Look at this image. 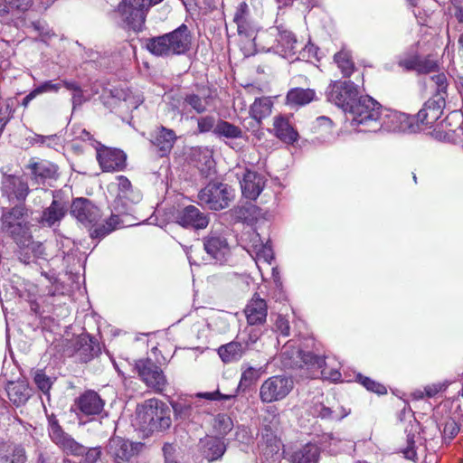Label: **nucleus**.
Returning a JSON list of instances; mask_svg holds the SVG:
<instances>
[{
  "mask_svg": "<svg viewBox=\"0 0 463 463\" xmlns=\"http://www.w3.org/2000/svg\"><path fill=\"white\" fill-rule=\"evenodd\" d=\"M316 93L311 89L294 88L287 94V103L290 106H304L311 102Z\"/></svg>",
  "mask_w": 463,
  "mask_h": 463,
  "instance_id": "obj_37",
  "label": "nucleus"
},
{
  "mask_svg": "<svg viewBox=\"0 0 463 463\" xmlns=\"http://www.w3.org/2000/svg\"><path fill=\"white\" fill-rule=\"evenodd\" d=\"M28 185L22 178L14 175L5 176L2 182V192L9 201L14 199L24 201L28 194Z\"/></svg>",
  "mask_w": 463,
  "mask_h": 463,
  "instance_id": "obj_20",
  "label": "nucleus"
},
{
  "mask_svg": "<svg viewBox=\"0 0 463 463\" xmlns=\"http://www.w3.org/2000/svg\"><path fill=\"white\" fill-rule=\"evenodd\" d=\"M97 159L103 171H121L126 167V154L116 148L101 147L97 151Z\"/></svg>",
  "mask_w": 463,
  "mask_h": 463,
  "instance_id": "obj_16",
  "label": "nucleus"
},
{
  "mask_svg": "<svg viewBox=\"0 0 463 463\" xmlns=\"http://www.w3.org/2000/svg\"><path fill=\"white\" fill-rule=\"evenodd\" d=\"M209 100V97L202 98L194 93L187 94L184 98V103L190 106L198 114H202L207 110Z\"/></svg>",
  "mask_w": 463,
  "mask_h": 463,
  "instance_id": "obj_45",
  "label": "nucleus"
},
{
  "mask_svg": "<svg viewBox=\"0 0 463 463\" xmlns=\"http://www.w3.org/2000/svg\"><path fill=\"white\" fill-rule=\"evenodd\" d=\"M319 457V449L317 445L308 443L294 451L290 456L291 463H317Z\"/></svg>",
  "mask_w": 463,
  "mask_h": 463,
  "instance_id": "obj_35",
  "label": "nucleus"
},
{
  "mask_svg": "<svg viewBox=\"0 0 463 463\" xmlns=\"http://www.w3.org/2000/svg\"><path fill=\"white\" fill-rule=\"evenodd\" d=\"M320 369L321 377L325 380L336 382L341 379V373L337 369L327 368V365L325 361Z\"/></svg>",
  "mask_w": 463,
  "mask_h": 463,
  "instance_id": "obj_55",
  "label": "nucleus"
},
{
  "mask_svg": "<svg viewBox=\"0 0 463 463\" xmlns=\"http://www.w3.org/2000/svg\"><path fill=\"white\" fill-rule=\"evenodd\" d=\"M411 116L387 108H383L380 125L381 129L393 132H417L418 128L412 122Z\"/></svg>",
  "mask_w": 463,
  "mask_h": 463,
  "instance_id": "obj_10",
  "label": "nucleus"
},
{
  "mask_svg": "<svg viewBox=\"0 0 463 463\" xmlns=\"http://www.w3.org/2000/svg\"><path fill=\"white\" fill-rule=\"evenodd\" d=\"M35 463H65L64 459L46 449L37 450Z\"/></svg>",
  "mask_w": 463,
  "mask_h": 463,
  "instance_id": "obj_50",
  "label": "nucleus"
},
{
  "mask_svg": "<svg viewBox=\"0 0 463 463\" xmlns=\"http://www.w3.org/2000/svg\"><path fill=\"white\" fill-rule=\"evenodd\" d=\"M142 448V443H134L115 436L109 439L107 451L117 461H128L137 455Z\"/></svg>",
  "mask_w": 463,
  "mask_h": 463,
  "instance_id": "obj_12",
  "label": "nucleus"
},
{
  "mask_svg": "<svg viewBox=\"0 0 463 463\" xmlns=\"http://www.w3.org/2000/svg\"><path fill=\"white\" fill-rule=\"evenodd\" d=\"M1 229L12 236L15 241L24 237L29 232L26 209L23 205H17L5 211L2 214Z\"/></svg>",
  "mask_w": 463,
  "mask_h": 463,
  "instance_id": "obj_9",
  "label": "nucleus"
},
{
  "mask_svg": "<svg viewBox=\"0 0 463 463\" xmlns=\"http://www.w3.org/2000/svg\"><path fill=\"white\" fill-rule=\"evenodd\" d=\"M215 422L218 424L219 431L222 434H226L232 428L231 418L224 414H219L215 419Z\"/></svg>",
  "mask_w": 463,
  "mask_h": 463,
  "instance_id": "obj_57",
  "label": "nucleus"
},
{
  "mask_svg": "<svg viewBox=\"0 0 463 463\" xmlns=\"http://www.w3.org/2000/svg\"><path fill=\"white\" fill-rule=\"evenodd\" d=\"M149 0H122L118 12L128 29L140 31L145 24Z\"/></svg>",
  "mask_w": 463,
  "mask_h": 463,
  "instance_id": "obj_8",
  "label": "nucleus"
},
{
  "mask_svg": "<svg viewBox=\"0 0 463 463\" xmlns=\"http://www.w3.org/2000/svg\"><path fill=\"white\" fill-rule=\"evenodd\" d=\"M98 351V345L88 335H81L77 338L75 352L82 362L90 361Z\"/></svg>",
  "mask_w": 463,
  "mask_h": 463,
  "instance_id": "obj_33",
  "label": "nucleus"
},
{
  "mask_svg": "<svg viewBox=\"0 0 463 463\" xmlns=\"http://www.w3.org/2000/svg\"><path fill=\"white\" fill-rule=\"evenodd\" d=\"M162 450L165 463H176L175 461V448L174 445L166 443L164 445Z\"/></svg>",
  "mask_w": 463,
  "mask_h": 463,
  "instance_id": "obj_60",
  "label": "nucleus"
},
{
  "mask_svg": "<svg viewBox=\"0 0 463 463\" xmlns=\"http://www.w3.org/2000/svg\"><path fill=\"white\" fill-rule=\"evenodd\" d=\"M53 200L49 207L43 212L41 218V222L43 225L52 227L65 216L67 212V203L59 198L58 194H54L52 192Z\"/></svg>",
  "mask_w": 463,
  "mask_h": 463,
  "instance_id": "obj_23",
  "label": "nucleus"
},
{
  "mask_svg": "<svg viewBox=\"0 0 463 463\" xmlns=\"http://www.w3.org/2000/svg\"><path fill=\"white\" fill-rule=\"evenodd\" d=\"M240 181L242 195L250 200H256L265 186V177L249 169H245L241 175L237 174Z\"/></svg>",
  "mask_w": 463,
  "mask_h": 463,
  "instance_id": "obj_15",
  "label": "nucleus"
},
{
  "mask_svg": "<svg viewBox=\"0 0 463 463\" xmlns=\"http://www.w3.org/2000/svg\"><path fill=\"white\" fill-rule=\"evenodd\" d=\"M295 387V381L288 374L267 378L260 386L259 398L262 403H272L286 399Z\"/></svg>",
  "mask_w": 463,
  "mask_h": 463,
  "instance_id": "obj_4",
  "label": "nucleus"
},
{
  "mask_svg": "<svg viewBox=\"0 0 463 463\" xmlns=\"http://www.w3.org/2000/svg\"><path fill=\"white\" fill-rule=\"evenodd\" d=\"M74 411L85 416L99 415L104 407V402L94 391H86L74 402Z\"/></svg>",
  "mask_w": 463,
  "mask_h": 463,
  "instance_id": "obj_17",
  "label": "nucleus"
},
{
  "mask_svg": "<svg viewBox=\"0 0 463 463\" xmlns=\"http://www.w3.org/2000/svg\"><path fill=\"white\" fill-rule=\"evenodd\" d=\"M264 372L262 368L256 369L252 366H246L242 368V373L240 380V386L249 387L256 382L260 374Z\"/></svg>",
  "mask_w": 463,
  "mask_h": 463,
  "instance_id": "obj_46",
  "label": "nucleus"
},
{
  "mask_svg": "<svg viewBox=\"0 0 463 463\" xmlns=\"http://www.w3.org/2000/svg\"><path fill=\"white\" fill-rule=\"evenodd\" d=\"M175 222L184 228L195 230L205 229L209 224V217L194 205H188L176 211Z\"/></svg>",
  "mask_w": 463,
  "mask_h": 463,
  "instance_id": "obj_13",
  "label": "nucleus"
},
{
  "mask_svg": "<svg viewBox=\"0 0 463 463\" xmlns=\"http://www.w3.org/2000/svg\"><path fill=\"white\" fill-rule=\"evenodd\" d=\"M25 449L20 445L0 442V463H25Z\"/></svg>",
  "mask_w": 463,
  "mask_h": 463,
  "instance_id": "obj_28",
  "label": "nucleus"
},
{
  "mask_svg": "<svg viewBox=\"0 0 463 463\" xmlns=\"http://www.w3.org/2000/svg\"><path fill=\"white\" fill-rule=\"evenodd\" d=\"M6 392L10 401L15 406L24 404L31 396V389L24 380L9 383L6 386Z\"/></svg>",
  "mask_w": 463,
  "mask_h": 463,
  "instance_id": "obj_29",
  "label": "nucleus"
},
{
  "mask_svg": "<svg viewBox=\"0 0 463 463\" xmlns=\"http://www.w3.org/2000/svg\"><path fill=\"white\" fill-rule=\"evenodd\" d=\"M61 88V83H53L52 80H46L40 84L38 87L34 88V91L37 95H41L47 92H55L57 93Z\"/></svg>",
  "mask_w": 463,
  "mask_h": 463,
  "instance_id": "obj_54",
  "label": "nucleus"
},
{
  "mask_svg": "<svg viewBox=\"0 0 463 463\" xmlns=\"http://www.w3.org/2000/svg\"><path fill=\"white\" fill-rule=\"evenodd\" d=\"M449 385V383H438L425 387V393L428 397H433L438 392L444 391Z\"/></svg>",
  "mask_w": 463,
  "mask_h": 463,
  "instance_id": "obj_59",
  "label": "nucleus"
},
{
  "mask_svg": "<svg viewBox=\"0 0 463 463\" xmlns=\"http://www.w3.org/2000/svg\"><path fill=\"white\" fill-rule=\"evenodd\" d=\"M157 404H159L158 400L149 399L137 408V420L143 430L151 431L153 410H157Z\"/></svg>",
  "mask_w": 463,
  "mask_h": 463,
  "instance_id": "obj_32",
  "label": "nucleus"
},
{
  "mask_svg": "<svg viewBox=\"0 0 463 463\" xmlns=\"http://www.w3.org/2000/svg\"><path fill=\"white\" fill-rule=\"evenodd\" d=\"M213 133L227 138H239L242 135V131L239 127L224 120H219L216 123Z\"/></svg>",
  "mask_w": 463,
  "mask_h": 463,
  "instance_id": "obj_42",
  "label": "nucleus"
},
{
  "mask_svg": "<svg viewBox=\"0 0 463 463\" xmlns=\"http://www.w3.org/2000/svg\"><path fill=\"white\" fill-rule=\"evenodd\" d=\"M356 379L364 388H366V390L370 392H375L377 394H385L387 392V389L384 385L372 380L369 377L364 376L361 373L356 375Z\"/></svg>",
  "mask_w": 463,
  "mask_h": 463,
  "instance_id": "obj_49",
  "label": "nucleus"
},
{
  "mask_svg": "<svg viewBox=\"0 0 463 463\" xmlns=\"http://www.w3.org/2000/svg\"><path fill=\"white\" fill-rule=\"evenodd\" d=\"M48 432L51 439L66 454L73 456H82L81 463H96L101 455L99 448L87 449L77 442L69 434L65 433L59 425L58 420L53 417H49Z\"/></svg>",
  "mask_w": 463,
  "mask_h": 463,
  "instance_id": "obj_3",
  "label": "nucleus"
},
{
  "mask_svg": "<svg viewBox=\"0 0 463 463\" xmlns=\"http://www.w3.org/2000/svg\"><path fill=\"white\" fill-rule=\"evenodd\" d=\"M198 398H203L209 401H217V400H231L235 398V394H222L219 391L210 392H198L195 395Z\"/></svg>",
  "mask_w": 463,
  "mask_h": 463,
  "instance_id": "obj_56",
  "label": "nucleus"
},
{
  "mask_svg": "<svg viewBox=\"0 0 463 463\" xmlns=\"http://www.w3.org/2000/svg\"><path fill=\"white\" fill-rule=\"evenodd\" d=\"M71 101L73 109H75L76 107L80 106L83 102L86 101L81 88L79 89V90H76L72 93Z\"/></svg>",
  "mask_w": 463,
  "mask_h": 463,
  "instance_id": "obj_63",
  "label": "nucleus"
},
{
  "mask_svg": "<svg viewBox=\"0 0 463 463\" xmlns=\"http://www.w3.org/2000/svg\"><path fill=\"white\" fill-rule=\"evenodd\" d=\"M199 447L203 457L210 462L221 458L226 450L224 442L216 437L200 439Z\"/></svg>",
  "mask_w": 463,
  "mask_h": 463,
  "instance_id": "obj_25",
  "label": "nucleus"
},
{
  "mask_svg": "<svg viewBox=\"0 0 463 463\" xmlns=\"http://www.w3.org/2000/svg\"><path fill=\"white\" fill-rule=\"evenodd\" d=\"M312 413L325 420H340L348 415V411L341 407H337L336 410L326 407L322 403L315 404L312 407Z\"/></svg>",
  "mask_w": 463,
  "mask_h": 463,
  "instance_id": "obj_40",
  "label": "nucleus"
},
{
  "mask_svg": "<svg viewBox=\"0 0 463 463\" xmlns=\"http://www.w3.org/2000/svg\"><path fill=\"white\" fill-rule=\"evenodd\" d=\"M329 102L348 113L359 98L357 86L350 80H335L329 84L326 91Z\"/></svg>",
  "mask_w": 463,
  "mask_h": 463,
  "instance_id": "obj_5",
  "label": "nucleus"
},
{
  "mask_svg": "<svg viewBox=\"0 0 463 463\" xmlns=\"http://www.w3.org/2000/svg\"><path fill=\"white\" fill-rule=\"evenodd\" d=\"M233 21L237 24L239 34H245L249 37L252 35V21L250 16L249 6L246 3L242 2L237 6Z\"/></svg>",
  "mask_w": 463,
  "mask_h": 463,
  "instance_id": "obj_31",
  "label": "nucleus"
},
{
  "mask_svg": "<svg viewBox=\"0 0 463 463\" xmlns=\"http://www.w3.org/2000/svg\"><path fill=\"white\" fill-rule=\"evenodd\" d=\"M171 426L170 411L168 407L159 401L157 410H153V422L151 431H162Z\"/></svg>",
  "mask_w": 463,
  "mask_h": 463,
  "instance_id": "obj_34",
  "label": "nucleus"
},
{
  "mask_svg": "<svg viewBox=\"0 0 463 463\" xmlns=\"http://www.w3.org/2000/svg\"><path fill=\"white\" fill-rule=\"evenodd\" d=\"M233 197V189L222 183H210L198 194L201 203L214 211L228 207Z\"/></svg>",
  "mask_w": 463,
  "mask_h": 463,
  "instance_id": "obj_6",
  "label": "nucleus"
},
{
  "mask_svg": "<svg viewBox=\"0 0 463 463\" xmlns=\"http://www.w3.org/2000/svg\"><path fill=\"white\" fill-rule=\"evenodd\" d=\"M198 131L200 133H206L211 130L213 131L216 123L215 118L213 116H205L197 119Z\"/></svg>",
  "mask_w": 463,
  "mask_h": 463,
  "instance_id": "obj_53",
  "label": "nucleus"
},
{
  "mask_svg": "<svg viewBox=\"0 0 463 463\" xmlns=\"http://www.w3.org/2000/svg\"><path fill=\"white\" fill-rule=\"evenodd\" d=\"M459 430V425L456 422V420L453 419H449L448 420H446L443 429L444 439L451 440L457 436Z\"/></svg>",
  "mask_w": 463,
  "mask_h": 463,
  "instance_id": "obj_52",
  "label": "nucleus"
},
{
  "mask_svg": "<svg viewBox=\"0 0 463 463\" xmlns=\"http://www.w3.org/2000/svg\"><path fill=\"white\" fill-rule=\"evenodd\" d=\"M276 326L278 330L281 333V335L285 336H288L289 335V324L286 318L279 317L276 321Z\"/></svg>",
  "mask_w": 463,
  "mask_h": 463,
  "instance_id": "obj_62",
  "label": "nucleus"
},
{
  "mask_svg": "<svg viewBox=\"0 0 463 463\" xmlns=\"http://www.w3.org/2000/svg\"><path fill=\"white\" fill-rule=\"evenodd\" d=\"M415 69L420 73H430L439 70L438 61L431 56L418 59L415 62Z\"/></svg>",
  "mask_w": 463,
  "mask_h": 463,
  "instance_id": "obj_47",
  "label": "nucleus"
},
{
  "mask_svg": "<svg viewBox=\"0 0 463 463\" xmlns=\"http://www.w3.org/2000/svg\"><path fill=\"white\" fill-rule=\"evenodd\" d=\"M299 52V57L298 58H302V59H311V58H317V48L308 43L307 44L305 45V47L301 48V50L298 49V52Z\"/></svg>",
  "mask_w": 463,
  "mask_h": 463,
  "instance_id": "obj_58",
  "label": "nucleus"
},
{
  "mask_svg": "<svg viewBox=\"0 0 463 463\" xmlns=\"http://www.w3.org/2000/svg\"><path fill=\"white\" fill-rule=\"evenodd\" d=\"M442 114L441 105L439 101L434 99L427 100L423 108L418 112L416 116H411L412 122L417 126L418 131L421 129L422 126L432 125L437 121Z\"/></svg>",
  "mask_w": 463,
  "mask_h": 463,
  "instance_id": "obj_19",
  "label": "nucleus"
},
{
  "mask_svg": "<svg viewBox=\"0 0 463 463\" xmlns=\"http://www.w3.org/2000/svg\"><path fill=\"white\" fill-rule=\"evenodd\" d=\"M281 361L285 368H301L305 365L310 368H321L324 364V358L315 355L312 353H304L294 344L287 343L280 354Z\"/></svg>",
  "mask_w": 463,
  "mask_h": 463,
  "instance_id": "obj_7",
  "label": "nucleus"
},
{
  "mask_svg": "<svg viewBox=\"0 0 463 463\" xmlns=\"http://www.w3.org/2000/svg\"><path fill=\"white\" fill-rule=\"evenodd\" d=\"M136 368L139 376L148 387L155 389L156 392H162L165 388L167 382L163 371L150 359L138 360L136 363Z\"/></svg>",
  "mask_w": 463,
  "mask_h": 463,
  "instance_id": "obj_11",
  "label": "nucleus"
},
{
  "mask_svg": "<svg viewBox=\"0 0 463 463\" xmlns=\"http://www.w3.org/2000/svg\"><path fill=\"white\" fill-rule=\"evenodd\" d=\"M30 168L38 184H44L48 180H56L58 177V167L48 161L33 163L30 165Z\"/></svg>",
  "mask_w": 463,
  "mask_h": 463,
  "instance_id": "obj_30",
  "label": "nucleus"
},
{
  "mask_svg": "<svg viewBox=\"0 0 463 463\" xmlns=\"http://www.w3.org/2000/svg\"><path fill=\"white\" fill-rule=\"evenodd\" d=\"M116 179L118 186L117 196H125L127 192H130V203H137L141 200L142 195L140 192L133 189L130 181L126 176L118 175Z\"/></svg>",
  "mask_w": 463,
  "mask_h": 463,
  "instance_id": "obj_41",
  "label": "nucleus"
},
{
  "mask_svg": "<svg viewBox=\"0 0 463 463\" xmlns=\"http://www.w3.org/2000/svg\"><path fill=\"white\" fill-rule=\"evenodd\" d=\"M249 236L250 241L249 244L247 245V251L251 255V250L253 249V245L264 242L260 240V234L255 232H251Z\"/></svg>",
  "mask_w": 463,
  "mask_h": 463,
  "instance_id": "obj_64",
  "label": "nucleus"
},
{
  "mask_svg": "<svg viewBox=\"0 0 463 463\" xmlns=\"http://www.w3.org/2000/svg\"><path fill=\"white\" fill-rule=\"evenodd\" d=\"M383 107L369 96H360L348 111L351 126L358 132L381 130L380 118Z\"/></svg>",
  "mask_w": 463,
  "mask_h": 463,
  "instance_id": "obj_2",
  "label": "nucleus"
},
{
  "mask_svg": "<svg viewBox=\"0 0 463 463\" xmlns=\"http://www.w3.org/2000/svg\"><path fill=\"white\" fill-rule=\"evenodd\" d=\"M71 213L83 225L92 229L90 232L92 238L102 239L119 224L118 215H111L105 223H99L101 218L99 209L85 198H77L73 201Z\"/></svg>",
  "mask_w": 463,
  "mask_h": 463,
  "instance_id": "obj_1",
  "label": "nucleus"
},
{
  "mask_svg": "<svg viewBox=\"0 0 463 463\" xmlns=\"http://www.w3.org/2000/svg\"><path fill=\"white\" fill-rule=\"evenodd\" d=\"M174 413L176 418L181 420H194V406L184 402H177L172 404Z\"/></svg>",
  "mask_w": 463,
  "mask_h": 463,
  "instance_id": "obj_48",
  "label": "nucleus"
},
{
  "mask_svg": "<svg viewBox=\"0 0 463 463\" xmlns=\"http://www.w3.org/2000/svg\"><path fill=\"white\" fill-rule=\"evenodd\" d=\"M335 61L345 77H349L354 71V65L349 52L342 50L335 54Z\"/></svg>",
  "mask_w": 463,
  "mask_h": 463,
  "instance_id": "obj_43",
  "label": "nucleus"
},
{
  "mask_svg": "<svg viewBox=\"0 0 463 463\" xmlns=\"http://www.w3.org/2000/svg\"><path fill=\"white\" fill-rule=\"evenodd\" d=\"M251 256L255 259L257 264L260 260L269 264L273 260V250L268 242L254 244L251 250Z\"/></svg>",
  "mask_w": 463,
  "mask_h": 463,
  "instance_id": "obj_44",
  "label": "nucleus"
},
{
  "mask_svg": "<svg viewBox=\"0 0 463 463\" xmlns=\"http://www.w3.org/2000/svg\"><path fill=\"white\" fill-rule=\"evenodd\" d=\"M166 35L169 37V45L174 55L183 54L189 50L191 35L185 24H182L173 32L166 33Z\"/></svg>",
  "mask_w": 463,
  "mask_h": 463,
  "instance_id": "obj_24",
  "label": "nucleus"
},
{
  "mask_svg": "<svg viewBox=\"0 0 463 463\" xmlns=\"http://www.w3.org/2000/svg\"><path fill=\"white\" fill-rule=\"evenodd\" d=\"M34 383L43 393L47 394L52 387V382L43 371L39 370L34 374Z\"/></svg>",
  "mask_w": 463,
  "mask_h": 463,
  "instance_id": "obj_51",
  "label": "nucleus"
},
{
  "mask_svg": "<svg viewBox=\"0 0 463 463\" xmlns=\"http://www.w3.org/2000/svg\"><path fill=\"white\" fill-rule=\"evenodd\" d=\"M273 103L269 98L256 99L250 106V117L260 124L263 118H268L271 114Z\"/></svg>",
  "mask_w": 463,
  "mask_h": 463,
  "instance_id": "obj_39",
  "label": "nucleus"
},
{
  "mask_svg": "<svg viewBox=\"0 0 463 463\" xmlns=\"http://www.w3.org/2000/svg\"><path fill=\"white\" fill-rule=\"evenodd\" d=\"M249 325H261L266 321L268 307L264 299L254 296L244 308Z\"/></svg>",
  "mask_w": 463,
  "mask_h": 463,
  "instance_id": "obj_22",
  "label": "nucleus"
},
{
  "mask_svg": "<svg viewBox=\"0 0 463 463\" xmlns=\"http://www.w3.org/2000/svg\"><path fill=\"white\" fill-rule=\"evenodd\" d=\"M16 243L21 248L20 260L24 263L30 264L35 259L45 260V249L43 243L33 241L29 232L24 237L20 238L19 241H16Z\"/></svg>",
  "mask_w": 463,
  "mask_h": 463,
  "instance_id": "obj_18",
  "label": "nucleus"
},
{
  "mask_svg": "<svg viewBox=\"0 0 463 463\" xmlns=\"http://www.w3.org/2000/svg\"><path fill=\"white\" fill-rule=\"evenodd\" d=\"M203 249L209 257L222 262L230 254V247L226 238L218 231H211L203 238Z\"/></svg>",
  "mask_w": 463,
  "mask_h": 463,
  "instance_id": "obj_14",
  "label": "nucleus"
},
{
  "mask_svg": "<svg viewBox=\"0 0 463 463\" xmlns=\"http://www.w3.org/2000/svg\"><path fill=\"white\" fill-rule=\"evenodd\" d=\"M277 32L276 45L274 48L276 52L284 57H289L298 52L299 43L295 35L282 26L275 28Z\"/></svg>",
  "mask_w": 463,
  "mask_h": 463,
  "instance_id": "obj_21",
  "label": "nucleus"
},
{
  "mask_svg": "<svg viewBox=\"0 0 463 463\" xmlns=\"http://www.w3.org/2000/svg\"><path fill=\"white\" fill-rule=\"evenodd\" d=\"M431 80L437 85L438 91H444L447 89V77L444 73L432 76Z\"/></svg>",
  "mask_w": 463,
  "mask_h": 463,
  "instance_id": "obj_61",
  "label": "nucleus"
},
{
  "mask_svg": "<svg viewBox=\"0 0 463 463\" xmlns=\"http://www.w3.org/2000/svg\"><path fill=\"white\" fill-rule=\"evenodd\" d=\"M274 135L287 144H293L298 138V133L290 124L288 118L276 116L273 119Z\"/></svg>",
  "mask_w": 463,
  "mask_h": 463,
  "instance_id": "obj_26",
  "label": "nucleus"
},
{
  "mask_svg": "<svg viewBox=\"0 0 463 463\" xmlns=\"http://www.w3.org/2000/svg\"><path fill=\"white\" fill-rule=\"evenodd\" d=\"M176 140V135L172 129L159 128L153 135L152 143L158 149L160 156L170 153Z\"/></svg>",
  "mask_w": 463,
  "mask_h": 463,
  "instance_id": "obj_27",
  "label": "nucleus"
},
{
  "mask_svg": "<svg viewBox=\"0 0 463 463\" xmlns=\"http://www.w3.org/2000/svg\"><path fill=\"white\" fill-rule=\"evenodd\" d=\"M246 346L239 342H230L219 347L218 354L224 363L240 360L244 354Z\"/></svg>",
  "mask_w": 463,
  "mask_h": 463,
  "instance_id": "obj_36",
  "label": "nucleus"
},
{
  "mask_svg": "<svg viewBox=\"0 0 463 463\" xmlns=\"http://www.w3.org/2000/svg\"><path fill=\"white\" fill-rule=\"evenodd\" d=\"M168 36L165 34L150 38L146 43V49L156 56L174 55L169 45Z\"/></svg>",
  "mask_w": 463,
  "mask_h": 463,
  "instance_id": "obj_38",
  "label": "nucleus"
}]
</instances>
